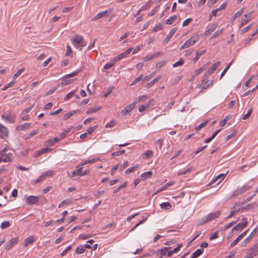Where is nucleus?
I'll list each match as a JSON object with an SVG mask.
<instances>
[{
  "label": "nucleus",
  "instance_id": "1",
  "mask_svg": "<svg viewBox=\"0 0 258 258\" xmlns=\"http://www.w3.org/2000/svg\"><path fill=\"white\" fill-rule=\"evenodd\" d=\"M220 215V211H216L215 212H212L209 214L207 216L203 217L201 219V222L200 224L207 223L211 220L218 217Z\"/></svg>",
  "mask_w": 258,
  "mask_h": 258
},
{
  "label": "nucleus",
  "instance_id": "2",
  "mask_svg": "<svg viewBox=\"0 0 258 258\" xmlns=\"http://www.w3.org/2000/svg\"><path fill=\"white\" fill-rule=\"evenodd\" d=\"M2 118L3 119H5L9 123H15L16 122V116L14 113H12L10 111H7L4 112L2 115Z\"/></svg>",
  "mask_w": 258,
  "mask_h": 258
},
{
  "label": "nucleus",
  "instance_id": "3",
  "mask_svg": "<svg viewBox=\"0 0 258 258\" xmlns=\"http://www.w3.org/2000/svg\"><path fill=\"white\" fill-rule=\"evenodd\" d=\"M198 40L199 39L197 36L191 37L183 43V44L180 47L179 50H181L194 45L198 41Z\"/></svg>",
  "mask_w": 258,
  "mask_h": 258
},
{
  "label": "nucleus",
  "instance_id": "4",
  "mask_svg": "<svg viewBox=\"0 0 258 258\" xmlns=\"http://www.w3.org/2000/svg\"><path fill=\"white\" fill-rule=\"evenodd\" d=\"M258 254V243L250 248L246 252V255L248 258H253Z\"/></svg>",
  "mask_w": 258,
  "mask_h": 258
},
{
  "label": "nucleus",
  "instance_id": "5",
  "mask_svg": "<svg viewBox=\"0 0 258 258\" xmlns=\"http://www.w3.org/2000/svg\"><path fill=\"white\" fill-rule=\"evenodd\" d=\"M247 220L245 218H243L242 219L241 222L237 224L235 226H234L232 229V231H240L244 228L247 225Z\"/></svg>",
  "mask_w": 258,
  "mask_h": 258
},
{
  "label": "nucleus",
  "instance_id": "6",
  "mask_svg": "<svg viewBox=\"0 0 258 258\" xmlns=\"http://www.w3.org/2000/svg\"><path fill=\"white\" fill-rule=\"evenodd\" d=\"M220 65V61H217L214 64L212 65L211 67H210L209 70L205 73V76L206 77L212 75L213 73L215 72L216 69L219 68Z\"/></svg>",
  "mask_w": 258,
  "mask_h": 258
},
{
  "label": "nucleus",
  "instance_id": "7",
  "mask_svg": "<svg viewBox=\"0 0 258 258\" xmlns=\"http://www.w3.org/2000/svg\"><path fill=\"white\" fill-rule=\"evenodd\" d=\"M39 198L38 196H28L26 199V202L29 205H33L36 204L39 201Z\"/></svg>",
  "mask_w": 258,
  "mask_h": 258
},
{
  "label": "nucleus",
  "instance_id": "8",
  "mask_svg": "<svg viewBox=\"0 0 258 258\" xmlns=\"http://www.w3.org/2000/svg\"><path fill=\"white\" fill-rule=\"evenodd\" d=\"M133 50V47H130L128 49H127L125 51L120 53L119 55H117L116 57H115L114 60L117 61L120 59H121L122 58H123L127 56L128 54H129L131 51Z\"/></svg>",
  "mask_w": 258,
  "mask_h": 258
},
{
  "label": "nucleus",
  "instance_id": "9",
  "mask_svg": "<svg viewBox=\"0 0 258 258\" xmlns=\"http://www.w3.org/2000/svg\"><path fill=\"white\" fill-rule=\"evenodd\" d=\"M111 13V10H107L103 12H101L100 13H98L96 15L94 16L93 18V21H96L98 19H99L103 17L108 16Z\"/></svg>",
  "mask_w": 258,
  "mask_h": 258
},
{
  "label": "nucleus",
  "instance_id": "10",
  "mask_svg": "<svg viewBox=\"0 0 258 258\" xmlns=\"http://www.w3.org/2000/svg\"><path fill=\"white\" fill-rule=\"evenodd\" d=\"M135 107V103H132L125 106L122 110L121 113L122 115H125L127 113L131 112Z\"/></svg>",
  "mask_w": 258,
  "mask_h": 258
},
{
  "label": "nucleus",
  "instance_id": "11",
  "mask_svg": "<svg viewBox=\"0 0 258 258\" xmlns=\"http://www.w3.org/2000/svg\"><path fill=\"white\" fill-rule=\"evenodd\" d=\"M213 83V80L209 81L205 79L202 81L199 87L202 88V89H207L208 87L211 86Z\"/></svg>",
  "mask_w": 258,
  "mask_h": 258
},
{
  "label": "nucleus",
  "instance_id": "12",
  "mask_svg": "<svg viewBox=\"0 0 258 258\" xmlns=\"http://www.w3.org/2000/svg\"><path fill=\"white\" fill-rule=\"evenodd\" d=\"M84 41V38L82 36L80 35H77L74 37L72 39V43L74 45H77L78 44H80L83 43V41Z\"/></svg>",
  "mask_w": 258,
  "mask_h": 258
},
{
  "label": "nucleus",
  "instance_id": "13",
  "mask_svg": "<svg viewBox=\"0 0 258 258\" xmlns=\"http://www.w3.org/2000/svg\"><path fill=\"white\" fill-rule=\"evenodd\" d=\"M83 167H78V169L69 173L68 175L70 178H73L76 175L81 176V171Z\"/></svg>",
  "mask_w": 258,
  "mask_h": 258
},
{
  "label": "nucleus",
  "instance_id": "14",
  "mask_svg": "<svg viewBox=\"0 0 258 258\" xmlns=\"http://www.w3.org/2000/svg\"><path fill=\"white\" fill-rule=\"evenodd\" d=\"M18 241V239L17 237L13 238L10 239L8 243V244L6 246V249L7 250H9L12 247V246L16 244Z\"/></svg>",
  "mask_w": 258,
  "mask_h": 258
},
{
  "label": "nucleus",
  "instance_id": "15",
  "mask_svg": "<svg viewBox=\"0 0 258 258\" xmlns=\"http://www.w3.org/2000/svg\"><path fill=\"white\" fill-rule=\"evenodd\" d=\"M30 126L31 124L30 123H25L17 126L16 130L17 131L24 130L26 129H28Z\"/></svg>",
  "mask_w": 258,
  "mask_h": 258
},
{
  "label": "nucleus",
  "instance_id": "16",
  "mask_svg": "<svg viewBox=\"0 0 258 258\" xmlns=\"http://www.w3.org/2000/svg\"><path fill=\"white\" fill-rule=\"evenodd\" d=\"M181 246L182 244H178L176 247L174 248L173 250H170L167 253V256L170 257L173 253L177 252Z\"/></svg>",
  "mask_w": 258,
  "mask_h": 258
},
{
  "label": "nucleus",
  "instance_id": "17",
  "mask_svg": "<svg viewBox=\"0 0 258 258\" xmlns=\"http://www.w3.org/2000/svg\"><path fill=\"white\" fill-rule=\"evenodd\" d=\"M204 251V249H198L192 253L190 258H197L200 256Z\"/></svg>",
  "mask_w": 258,
  "mask_h": 258
},
{
  "label": "nucleus",
  "instance_id": "18",
  "mask_svg": "<svg viewBox=\"0 0 258 258\" xmlns=\"http://www.w3.org/2000/svg\"><path fill=\"white\" fill-rule=\"evenodd\" d=\"M218 26V24L216 23L212 24L209 28L206 31V34L208 35L211 34L212 32H213L216 30Z\"/></svg>",
  "mask_w": 258,
  "mask_h": 258
},
{
  "label": "nucleus",
  "instance_id": "19",
  "mask_svg": "<svg viewBox=\"0 0 258 258\" xmlns=\"http://www.w3.org/2000/svg\"><path fill=\"white\" fill-rule=\"evenodd\" d=\"M176 31V29L173 28L172 29L169 33L167 35L165 39H164V41L168 42L173 36V35L175 34V32Z\"/></svg>",
  "mask_w": 258,
  "mask_h": 258
},
{
  "label": "nucleus",
  "instance_id": "20",
  "mask_svg": "<svg viewBox=\"0 0 258 258\" xmlns=\"http://www.w3.org/2000/svg\"><path fill=\"white\" fill-rule=\"evenodd\" d=\"M243 10L242 9H240L239 11L237 12L234 15L231 17V20L233 22L236 18L240 17L243 13Z\"/></svg>",
  "mask_w": 258,
  "mask_h": 258
},
{
  "label": "nucleus",
  "instance_id": "21",
  "mask_svg": "<svg viewBox=\"0 0 258 258\" xmlns=\"http://www.w3.org/2000/svg\"><path fill=\"white\" fill-rule=\"evenodd\" d=\"M177 19V16L176 15H173L170 17L166 21V24L168 25H170L172 24Z\"/></svg>",
  "mask_w": 258,
  "mask_h": 258
},
{
  "label": "nucleus",
  "instance_id": "22",
  "mask_svg": "<svg viewBox=\"0 0 258 258\" xmlns=\"http://www.w3.org/2000/svg\"><path fill=\"white\" fill-rule=\"evenodd\" d=\"M161 208L165 209L166 210H169L171 208L172 206L169 202H163L160 205Z\"/></svg>",
  "mask_w": 258,
  "mask_h": 258
},
{
  "label": "nucleus",
  "instance_id": "23",
  "mask_svg": "<svg viewBox=\"0 0 258 258\" xmlns=\"http://www.w3.org/2000/svg\"><path fill=\"white\" fill-rule=\"evenodd\" d=\"M152 175V171H147L146 172L143 173L141 174V177L142 179V180L146 179L147 177H151Z\"/></svg>",
  "mask_w": 258,
  "mask_h": 258
},
{
  "label": "nucleus",
  "instance_id": "24",
  "mask_svg": "<svg viewBox=\"0 0 258 258\" xmlns=\"http://www.w3.org/2000/svg\"><path fill=\"white\" fill-rule=\"evenodd\" d=\"M0 131L3 133L6 136H8L9 135L8 130L4 125L0 123Z\"/></svg>",
  "mask_w": 258,
  "mask_h": 258
},
{
  "label": "nucleus",
  "instance_id": "25",
  "mask_svg": "<svg viewBox=\"0 0 258 258\" xmlns=\"http://www.w3.org/2000/svg\"><path fill=\"white\" fill-rule=\"evenodd\" d=\"M34 241V237L30 236L27 238L25 240V246H27L29 244H32Z\"/></svg>",
  "mask_w": 258,
  "mask_h": 258
},
{
  "label": "nucleus",
  "instance_id": "26",
  "mask_svg": "<svg viewBox=\"0 0 258 258\" xmlns=\"http://www.w3.org/2000/svg\"><path fill=\"white\" fill-rule=\"evenodd\" d=\"M161 78V77L158 76L157 77L154 78L153 80H152L151 82L148 83L147 84V87L148 88L151 87L152 86H153L156 82H157L159 79Z\"/></svg>",
  "mask_w": 258,
  "mask_h": 258
},
{
  "label": "nucleus",
  "instance_id": "27",
  "mask_svg": "<svg viewBox=\"0 0 258 258\" xmlns=\"http://www.w3.org/2000/svg\"><path fill=\"white\" fill-rule=\"evenodd\" d=\"M147 98V96L146 95H143L139 96V97L137 98L134 102L133 103H135V105L136 103H138L141 101H142Z\"/></svg>",
  "mask_w": 258,
  "mask_h": 258
},
{
  "label": "nucleus",
  "instance_id": "28",
  "mask_svg": "<svg viewBox=\"0 0 258 258\" xmlns=\"http://www.w3.org/2000/svg\"><path fill=\"white\" fill-rule=\"evenodd\" d=\"M251 188V186L247 185L245 184L240 189H238L239 190V191L240 192V194H242L243 193L245 192L247 190Z\"/></svg>",
  "mask_w": 258,
  "mask_h": 258
},
{
  "label": "nucleus",
  "instance_id": "29",
  "mask_svg": "<svg viewBox=\"0 0 258 258\" xmlns=\"http://www.w3.org/2000/svg\"><path fill=\"white\" fill-rule=\"evenodd\" d=\"M226 176V174H220L217 176L216 177V179H218V182L217 183V184H219L220 182H221L224 179L225 177Z\"/></svg>",
  "mask_w": 258,
  "mask_h": 258
},
{
  "label": "nucleus",
  "instance_id": "30",
  "mask_svg": "<svg viewBox=\"0 0 258 258\" xmlns=\"http://www.w3.org/2000/svg\"><path fill=\"white\" fill-rule=\"evenodd\" d=\"M170 248V247H165L162 249L158 250V252L162 256L166 254V251Z\"/></svg>",
  "mask_w": 258,
  "mask_h": 258
},
{
  "label": "nucleus",
  "instance_id": "31",
  "mask_svg": "<svg viewBox=\"0 0 258 258\" xmlns=\"http://www.w3.org/2000/svg\"><path fill=\"white\" fill-rule=\"evenodd\" d=\"M85 250L83 245H79L77 247L76 250V252L77 254H82L85 252Z\"/></svg>",
  "mask_w": 258,
  "mask_h": 258
},
{
  "label": "nucleus",
  "instance_id": "32",
  "mask_svg": "<svg viewBox=\"0 0 258 258\" xmlns=\"http://www.w3.org/2000/svg\"><path fill=\"white\" fill-rule=\"evenodd\" d=\"M49 150V149L48 148L41 149L37 152L35 157H37L42 154L47 153Z\"/></svg>",
  "mask_w": 258,
  "mask_h": 258
},
{
  "label": "nucleus",
  "instance_id": "33",
  "mask_svg": "<svg viewBox=\"0 0 258 258\" xmlns=\"http://www.w3.org/2000/svg\"><path fill=\"white\" fill-rule=\"evenodd\" d=\"M153 155V152L152 151H147L143 155V158L144 159L152 157Z\"/></svg>",
  "mask_w": 258,
  "mask_h": 258
},
{
  "label": "nucleus",
  "instance_id": "34",
  "mask_svg": "<svg viewBox=\"0 0 258 258\" xmlns=\"http://www.w3.org/2000/svg\"><path fill=\"white\" fill-rule=\"evenodd\" d=\"M73 202L70 199H67L63 201H62L61 203L59 204L58 205V208H61L62 206H63L64 205H69L72 204Z\"/></svg>",
  "mask_w": 258,
  "mask_h": 258
},
{
  "label": "nucleus",
  "instance_id": "35",
  "mask_svg": "<svg viewBox=\"0 0 258 258\" xmlns=\"http://www.w3.org/2000/svg\"><path fill=\"white\" fill-rule=\"evenodd\" d=\"M71 131L70 128H67L60 135V139H63L66 137L68 133H69Z\"/></svg>",
  "mask_w": 258,
  "mask_h": 258
},
{
  "label": "nucleus",
  "instance_id": "36",
  "mask_svg": "<svg viewBox=\"0 0 258 258\" xmlns=\"http://www.w3.org/2000/svg\"><path fill=\"white\" fill-rule=\"evenodd\" d=\"M206 50H203L200 52H197V54H196V56L194 58V60L195 61L198 60L201 55H203L204 54H205L206 53Z\"/></svg>",
  "mask_w": 258,
  "mask_h": 258
},
{
  "label": "nucleus",
  "instance_id": "37",
  "mask_svg": "<svg viewBox=\"0 0 258 258\" xmlns=\"http://www.w3.org/2000/svg\"><path fill=\"white\" fill-rule=\"evenodd\" d=\"M5 158H3L4 162H9L11 160V158L13 156V154L12 153H8L7 154L5 155Z\"/></svg>",
  "mask_w": 258,
  "mask_h": 258
},
{
  "label": "nucleus",
  "instance_id": "38",
  "mask_svg": "<svg viewBox=\"0 0 258 258\" xmlns=\"http://www.w3.org/2000/svg\"><path fill=\"white\" fill-rule=\"evenodd\" d=\"M115 61L114 60V59L113 60H111L109 63L106 64L104 66V69H108L111 67H112L114 64V62Z\"/></svg>",
  "mask_w": 258,
  "mask_h": 258
},
{
  "label": "nucleus",
  "instance_id": "39",
  "mask_svg": "<svg viewBox=\"0 0 258 258\" xmlns=\"http://www.w3.org/2000/svg\"><path fill=\"white\" fill-rule=\"evenodd\" d=\"M60 138H58L57 137L54 138L53 139L49 140L48 141V143L49 145L51 146L54 145L55 143H57L60 141Z\"/></svg>",
  "mask_w": 258,
  "mask_h": 258
},
{
  "label": "nucleus",
  "instance_id": "40",
  "mask_svg": "<svg viewBox=\"0 0 258 258\" xmlns=\"http://www.w3.org/2000/svg\"><path fill=\"white\" fill-rule=\"evenodd\" d=\"M172 182H168L167 183L166 185H165L164 186H163V187H162L161 188L159 189L155 193V194H157V193H158L163 190H164L165 189L167 188V187L171 186L172 185Z\"/></svg>",
  "mask_w": 258,
  "mask_h": 258
},
{
  "label": "nucleus",
  "instance_id": "41",
  "mask_svg": "<svg viewBox=\"0 0 258 258\" xmlns=\"http://www.w3.org/2000/svg\"><path fill=\"white\" fill-rule=\"evenodd\" d=\"M138 167H139V166L138 165H136V166L130 167L125 170V173L126 174H129V173H131L132 172L136 170L138 168Z\"/></svg>",
  "mask_w": 258,
  "mask_h": 258
},
{
  "label": "nucleus",
  "instance_id": "42",
  "mask_svg": "<svg viewBox=\"0 0 258 258\" xmlns=\"http://www.w3.org/2000/svg\"><path fill=\"white\" fill-rule=\"evenodd\" d=\"M76 91L75 90L72 91L70 93H68L66 97L64 98V101H67L71 98L74 95H75Z\"/></svg>",
  "mask_w": 258,
  "mask_h": 258
},
{
  "label": "nucleus",
  "instance_id": "43",
  "mask_svg": "<svg viewBox=\"0 0 258 258\" xmlns=\"http://www.w3.org/2000/svg\"><path fill=\"white\" fill-rule=\"evenodd\" d=\"M100 109H101V107H99L97 108H91L87 111V113L88 114H91L93 112H97V111L99 110Z\"/></svg>",
  "mask_w": 258,
  "mask_h": 258
},
{
  "label": "nucleus",
  "instance_id": "44",
  "mask_svg": "<svg viewBox=\"0 0 258 258\" xmlns=\"http://www.w3.org/2000/svg\"><path fill=\"white\" fill-rule=\"evenodd\" d=\"M113 89V87H112V86L109 87L107 88V89L106 91L105 92V93H104V94L103 95L104 97H106L109 95H110Z\"/></svg>",
  "mask_w": 258,
  "mask_h": 258
},
{
  "label": "nucleus",
  "instance_id": "45",
  "mask_svg": "<svg viewBox=\"0 0 258 258\" xmlns=\"http://www.w3.org/2000/svg\"><path fill=\"white\" fill-rule=\"evenodd\" d=\"M127 185V182H124L122 184L120 185L119 186H118L116 189H115L114 190V193L116 194L120 190H121L122 188H124L126 187Z\"/></svg>",
  "mask_w": 258,
  "mask_h": 258
},
{
  "label": "nucleus",
  "instance_id": "46",
  "mask_svg": "<svg viewBox=\"0 0 258 258\" xmlns=\"http://www.w3.org/2000/svg\"><path fill=\"white\" fill-rule=\"evenodd\" d=\"M10 222L8 221H6L1 223V228L2 229H5L6 228H8L10 226Z\"/></svg>",
  "mask_w": 258,
  "mask_h": 258
},
{
  "label": "nucleus",
  "instance_id": "47",
  "mask_svg": "<svg viewBox=\"0 0 258 258\" xmlns=\"http://www.w3.org/2000/svg\"><path fill=\"white\" fill-rule=\"evenodd\" d=\"M252 108H251L248 110L247 113L243 116L242 119L243 120L248 119L249 117V116H250L251 114L252 113Z\"/></svg>",
  "mask_w": 258,
  "mask_h": 258
},
{
  "label": "nucleus",
  "instance_id": "48",
  "mask_svg": "<svg viewBox=\"0 0 258 258\" xmlns=\"http://www.w3.org/2000/svg\"><path fill=\"white\" fill-rule=\"evenodd\" d=\"M45 180V176H40L37 179L34 180L32 181L33 184H36L37 183H39L43 180Z\"/></svg>",
  "mask_w": 258,
  "mask_h": 258
},
{
  "label": "nucleus",
  "instance_id": "49",
  "mask_svg": "<svg viewBox=\"0 0 258 258\" xmlns=\"http://www.w3.org/2000/svg\"><path fill=\"white\" fill-rule=\"evenodd\" d=\"M79 72V71H76V72H74L73 73H72L70 74H68V75H66L64 77V79L65 80H67L68 78H71V77H74L75 76H76L78 73Z\"/></svg>",
  "mask_w": 258,
  "mask_h": 258
},
{
  "label": "nucleus",
  "instance_id": "50",
  "mask_svg": "<svg viewBox=\"0 0 258 258\" xmlns=\"http://www.w3.org/2000/svg\"><path fill=\"white\" fill-rule=\"evenodd\" d=\"M124 153H125V150H122L121 151H117L114 152L113 153H112V155L113 156H119L124 154Z\"/></svg>",
  "mask_w": 258,
  "mask_h": 258
},
{
  "label": "nucleus",
  "instance_id": "51",
  "mask_svg": "<svg viewBox=\"0 0 258 258\" xmlns=\"http://www.w3.org/2000/svg\"><path fill=\"white\" fill-rule=\"evenodd\" d=\"M166 63V60H164V61H160V62H157L156 64V69H161L165 63Z\"/></svg>",
  "mask_w": 258,
  "mask_h": 258
},
{
  "label": "nucleus",
  "instance_id": "52",
  "mask_svg": "<svg viewBox=\"0 0 258 258\" xmlns=\"http://www.w3.org/2000/svg\"><path fill=\"white\" fill-rule=\"evenodd\" d=\"M184 64V60L183 59H180L178 61L176 62L173 64V67L175 68L179 66H182Z\"/></svg>",
  "mask_w": 258,
  "mask_h": 258
},
{
  "label": "nucleus",
  "instance_id": "53",
  "mask_svg": "<svg viewBox=\"0 0 258 258\" xmlns=\"http://www.w3.org/2000/svg\"><path fill=\"white\" fill-rule=\"evenodd\" d=\"M205 69V66L201 67L199 69L195 71V76H198Z\"/></svg>",
  "mask_w": 258,
  "mask_h": 258
},
{
  "label": "nucleus",
  "instance_id": "54",
  "mask_svg": "<svg viewBox=\"0 0 258 258\" xmlns=\"http://www.w3.org/2000/svg\"><path fill=\"white\" fill-rule=\"evenodd\" d=\"M233 61V60H232L231 61V62L229 64V65L226 68H225L224 70L223 71V72H222V73L220 75V79L225 74L226 72L227 71V70L229 69L230 66L232 63Z\"/></svg>",
  "mask_w": 258,
  "mask_h": 258
},
{
  "label": "nucleus",
  "instance_id": "55",
  "mask_svg": "<svg viewBox=\"0 0 258 258\" xmlns=\"http://www.w3.org/2000/svg\"><path fill=\"white\" fill-rule=\"evenodd\" d=\"M72 53V50L70 46L68 44L67 45V51L66 52V56H70Z\"/></svg>",
  "mask_w": 258,
  "mask_h": 258
},
{
  "label": "nucleus",
  "instance_id": "56",
  "mask_svg": "<svg viewBox=\"0 0 258 258\" xmlns=\"http://www.w3.org/2000/svg\"><path fill=\"white\" fill-rule=\"evenodd\" d=\"M229 118H230V116H229V115H227V116L225 117V118H224V119H223L221 121V122H220V124H221V125L222 126H224V125L226 124V123H227V121L229 120Z\"/></svg>",
  "mask_w": 258,
  "mask_h": 258
},
{
  "label": "nucleus",
  "instance_id": "57",
  "mask_svg": "<svg viewBox=\"0 0 258 258\" xmlns=\"http://www.w3.org/2000/svg\"><path fill=\"white\" fill-rule=\"evenodd\" d=\"M24 71V69H20L19 71L17 72V73L14 74L13 76V78L14 79H16L18 77H19Z\"/></svg>",
  "mask_w": 258,
  "mask_h": 258
},
{
  "label": "nucleus",
  "instance_id": "58",
  "mask_svg": "<svg viewBox=\"0 0 258 258\" xmlns=\"http://www.w3.org/2000/svg\"><path fill=\"white\" fill-rule=\"evenodd\" d=\"M191 171V167L190 168H187V169H186L185 170L182 171V172H179L177 175L178 176H180V175H184V174H187V173H190Z\"/></svg>",
  "mask_w": 258,
  "mask_h": 258
},
{
  "label": "nucleus",
  "instance_id": "59",
  "mask_svg": "<svg viewBox=\"0 0 258 258\" xmlns=\"http://www.w3.org/2000/svg\"><path fill=\"white\" fill-rule=\"evenodd\" d=\"M21 119L23 120H28L29 119V115L27 114V113H25V112H23L22 113Z\"/></svg>",
  "mask_w": 258,
  "mask_h": 258
},
{
  "label": "nucleus",
  "instance_id": "60",
  "mask_svg": "<svg viewBox=\"0 0 258 258\" xmlns=\"http://www.w3.org/2000/svg\"><path fill=\"white\" fill-rule=\"evenodd\" d=\"M115 124V121L114 120H112L106 124L105 127H112Z\"/></svg>",
  "mask_w": 258,
  "mask_h": 258
},
{
  "label": "nucleus",
  "instance_id": "61",
  "mask_svg": "<svg viewBox=\"0 0 258 258\" xmlns=\"http://www.w3.org/2000/svg\"><path fill=\"white\" fill-rule=\"evenodd\" d=\"M241 236H238V237L236 238V239L232 242L230 244V246L231 247H233L234 246V245H235L236 244H237V243L241 239Z\"/></svg>",
  "mask_w": 258,
  "mask_h": 258
},
{
  "label": "nucleus",
  "instance_id": "62",
  "mask_svg": "<svg viewBox=\"0 0 258 258\" xmlns=\"http://www.w3.org/2000/svg\"><path fill=\"white\" fill-rule=\"evenodd\" d=\"M163 140L162 139H160L158 140L156 142V144L158 146L159 149L161 150L162 146L163 145Z\"/></svg>",
  "mask_w": 258,
  "mask_h": 258
},
{
  "label": "nucleus",
  "instance_id": "63",
  "mask_svg": "<svg viewBox=\"0 0 258 258\" xmlns=\"http://www.w3.org/2000/svg\"><path fill=\"white\" fill-rule=\"evenodd\" d=\"M192 20V18H188L187 19H186L185 20H184L182 23V26L184 27V26H187L190 22H191Z\"/></svg>",
  "mask_w": 258,
  "mask_h": 258
},
{
  "label": "nucleus",
  "instance_id": "64",
  "mask_svg": "<svg viewBox=\"0 0 258 258\" xmlns=\"http://www.w3.org/2000/svg\"><path fill=\"white\" fill-rule=\"evenodd\" d=\"M15 82L14 81H12L10 83L7 84L3 89H2V90L3 91H5V90H6L7 89H8L9 88L11 87L12 86V85L13 84H15Z\"/></svg>",
  "mask_w": 258,
  "mask_h": 258
}]
</instances>
